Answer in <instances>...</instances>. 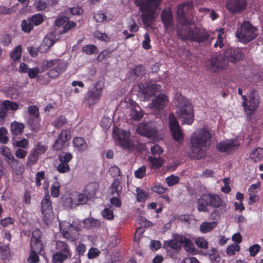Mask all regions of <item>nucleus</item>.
I'll return each instance as SVG.
<instances>
[{"mask_svg": "<svg viewBox=\"0 0 263 263\" xmlns=\"http://www.w3.org/2000/svg\"><path fill=\"white\" fill-rule=\"evenodd\" d=\"M77 24L73 21H69V20L65 24V25L63 27L61 30V33H64L72 28L76 27Z\"/></svg>", "mask_w": 263, "mask_h": 263, "instance_id": "e2e57ef3", "label": "nucleus"}, {"mask_svg": "<svg viewBox=\"0 0 263 263\" xmlns=\"http://www.w3.org/2000/svg\"><path fill=\"white\" fill-rule=\"evenodd\" d=\"M152 190L157 194H161L164 193L167 190V189L159 183H156L152 187Z\"/></svg>", "mask_w": 263, "mask_h": 263, "instance_id": "69168bd1", "label": "nucleus"}, {"mask_svg": "<svg viewBox=\"0 0 263 263\" xmlns=\"http://www.w3.org/2000/svg\"><path fill=\"white\" fill-rule=\"evenodd\" d=\"M84 228L90 229L93 227H97L100 225L99 221L92 218H89L83 220Z\"/></svg>", "mask_w": 263, "mask_h": 263, "instance_id": "58836bf2", "label": "nucleus"}, {"mask_svg": "<svg viewBox=\"0 0 263 263\" xmlns=\"http://www.w3.org/2000/svg\"><path fill=\"white\" fill-rule=\"evenodd\" d=\"M21 27L23 32L29 33L33 29L34 26L28 17L27 20H24L22 21L21 23Z\"/></svg>", "mask_w": 263, "mask_h": 263, "instance_id": "e433bc0d", "label": "nucleus"}, {"mask_svg": "<svg viewBox=\"0 0 263 263\" xmlns=\"http://www.w3.org/2000/svg\"><path fill=\"white\" fill-rule=\"evenodd\" d=\"M175 103L179 109L178 116L183 119V123L191 124L194 120L193 109L186 99L179 94L175 98Z\"/></svg>", "mask_w": 263, "mask_h": 263, "instance_id": "20e7f679", "label": "nucleus"}, {"mask_svg": "<svg viewBox=\"0 0 263 263\" xmlns=\"http://www.w3.org/2000/svg\"><path fill=\"white\" fill-rule=\"evenodd\" d=\"M146 174V167L142 165L135 172V177L138 178H142Z\"/></svg>", "mask_w": 263, "mask_h": 263, "instance_id": "774afa93", "label": "nucleus"}, {"mask_svg": "<svg viewBox=\"0 0 263 263\" xmlns=\"http://www.w3.org/2000/svg\"><path fill=\"white\" fill-rule=\"evenodd\" d=\"M122 190L121 181L119 178H115L109 188V193L114 196L119 197Z\"/></svg>", "mask_w": 263, "mask_h": 263, "instance_id": "a878e982", "label": "nucleus"}, {"mask_svg": "<svg viewBox=\"0 0 263 263\" xmlns=\"http://www.w3.org/2000/svg\"><path fill=\"white\" fill-rule=\"evenodd\" d=\"M66 199L67 202L69 203L67 206L69 208H73L74 205L76 206L79 204H85L91 199L88 198V196L86 195L85 193L83 192V193L79 194L78 196V203H73L71 198H66Z\"/></svg>", "mask_w": 263, "mask_h": 263, "instance_id": "cd10ccee", "label": "nucleus"}, {"mask_svg": "<svg viewBox=\"0 0 263 263\" xmlns=\"http://www.w3.org/2000/svg\"><path fill=\"white\" fill-rule=\"evenodd\" d=\"M239 145V144L236 140H226L217 143L216 147L219 152L229 155L236 151Z\"/></svg>", "mask_w": 263, "mask_h": 263, "instance_id": "dca6fc26", "label": "nucleus"}, {"mask_svg": "<svg viewBox=\"0 0 263 263\" xmlns=\"http://www.w3.org/2000/svg\"><path fill=\"white\" fill-rule=\"evenodd\" d=\"M222 200L218 195L212 194H203L198 199V210L200 212H206L207 206L218 208L222 205Z\"/></svg>", "mask_w": 263, "mask_h": 263, "instance_id": "423d86ee", "label": "nucleus"}, {"mask_svg": "<svg viewBox=\"0 0 263 263\" xmlns=\"http://www.w3.org/2000/svg\"><path fill=\"white\" fill-rule=\"evenodd\" d=\"M99 189V184L96 182L88 183L85 187L83 192L88 196L91 199L95 197L96 192Z\"/></svg>", "mask_w": 263, "mask_h": 263, "instance_id": "bb28decb", "label": "nucleus"}, {"mask_svg": "<svg viewBox=\"0 0 263 263\" xmlns=\"http://www.w3.org/2000/svg\"><path fill=\"white\" fill-rule=\"evenodd\" d=\"M217 226L216 221L211 222H203L200 226V230L201 232L205 233L212 231Z\"/></svg>", "mask_w": 263, "mask_h": 263, "instance_id": "f704fd0d", "label": "nucleus"}, {"mask_svg": "<svg viewBox=\"0 0 263 263\" xmlns=\"http://www.w3.org/2000/svg\"><path fill=\"white\" fill-rule=\"evenodd\" d=\"M240 250V247L236 243H233L227 249V254L230 255H233L236 252H238Z\"/></svg>", "mask_w": 263, "mask_h": 263, "instance_id": "680f3d73", "label": "nucleus"}, {"mask_svg": "<svg viewBox=\"0 0 263 263\" xmlns=\"http://www.w3.org/2000/svg\"><path fill=\"white\" fill-rule=\"evenodd\" d=\"M181 241L182 243V246L184 247L185 250L190 252L194 251V245L190 240L186 238L185 237L181 236Z\"/></svg>", "mask_w": 263, "mask_h": 263, "instance_id": "de8ad7c7", "label": "nucleus"}, {"mask_svg": "<svg viewBox=\"0 0 263 263\" xmlns=\"http://www.w3.org/2000/svg\"><path fill=\"white\" fill-rule=\"evenodd\" d=\"M168 245L170 247L175 249H177L180 248L182 246L181 236L180 237L175 238L174 240H171L169 242Z\"/></svg>", "mask_w": 263, "mask_h": 263, "instance_id": "4d7b16f0", "label": "nucleus"}, {"mask_svg": "<svg viewBox=\"0 0 263 263\" xmlns=\"http://www.w3.org/2000/svg\"><path fill=\"white\" fill-rule=\"evenodd\" d=\"M210 131L205 128L194 132L190 139V148L194 157L199 159L205 155V150L210 144L212 138Z\"/></svg>", "mask_w": 263, "mask_h": 263, "instance_id": "f03ea898", "label": "nucleus"}, {"mask_svg": "<svg viewBox=\"0 0 263 263\" xmlns=\"http://www.w3.org/2000/svg\"><path fill=\"white\" fill-rule=\"evenodd\" d=\"M8 132L7 129L4 127H0V143L2 144H7L9 141L8 136Z\"/></svg>", "mask_w": 263, "mask_h": 263, "instance_id": "49530a36", "label": "nucleus"}, {"mask_svg": "<svg viewBox=\"0 0 263 263\" xmlns=\"http://www.w3.org/2000/svg\"><path fill=\"white\" fill-rule=\"evenodd\" d=\"M258 35V28L249 21H244L236 32V36L238 41L244 44L253 41Z\"/></svg>", "mask_w": 263, "mask_h": 263, "instance_id": "39448f33", "label": "nucleus"}, {"mask_svg": "<svg viewBox=\"0 0 263 263\" xmlns=\"http://www.w3.org/2000/svg\"><path fill=\"white\" fill-rule=\"evenodd\" d=\"M150 42V35L148 32H146L144 35V40L142 42L143 48L146 50L150 49L152 48Z\"/></svg>", "mask_w": 263, "mask_h": 263, "instance_id": "bf43d9fd", "label": "nucleus"}, {"mask_svg": "<svg viewBox=\"0 0 263 263\" xmlns=\"http://www.w3.org/2000/svg\"><path fill=\"white\" fill-rule=\"evenodd\" d=\"M60 228L64 238L73 241L79 237V233L71 227L69 222L64 221L60 222Z\"/></svg>", "mask_w": 263, "mask_h": 263, "instance_id": "f3484780", "label": "nucleus"}, {"mask_svg": "<svg viewBox=\"0 0 263 263\" xmlns=\"http://www.w3.org/2000/svg\"><path fill=\"white\" fill-rule=\"evenodd\" d=\"M161 20L166 29L173 27V15L171 10H163L161 14Z\"/></svg>", "mask_w": 263, "mask_h": 263, "instance_id": "4be33fe9", "label": "nucleus"}, {"mask_svg": "<svg viewBox=\"0 0 263 263\" xmlns=\"http://www.w3.org/2000/svg\"><path fill=\"white\" fill-rule=\"evenodd\" d=\"M34 26H38L40 25L44 20L43 15L40 13L35 14L31 16L28 17Z\"/></svg>", "mask_w": 263, "mask_h": 263, "instance_id": "c9c22d12", "label": "nucleus"}, {"mask_svg": "<svg viewBox=\"0 0 263 263\" xmlns=\"http://www.w3.org/2000/svg\"><path fill=\"white\" fill-rule=\"evenodd\" d=\"M225 60L233 63H236L243 57V53L239 48L230 47L223 52Z\"/></svg>", "mask_w": 263, "mask_h": 263, "instance_id": "a211bd4d", "label": "nucleus"}, {"mask_svg": "<svg viewBox=\"0 0 263 263\" xmlns=\"http://www.w3.org/2000/svg\"><path fill=\"white\" fill-rule=\"evenodd\" d=\"M2 106L5 107L7 110L10 109L14 111L17 110L19 107L18 104L16 102H12L8 100L3 101Z\"/></svg>", "mask_w": 263, "mask_h": 263, "instance_id": "a18cd8bd", "label": "nucleus"}, {"mask_svg": "<svg viewBox=\"0 0 263 263\" xmlns=\"http://www.w3.org/2000/svg\"><path fill=\"white\" fill-rule=\"evenodd\" d=\"M252 162L257 163L263 159V148L257 147L253 150L250 155Z\"/></svg>", "mask_w": 263, "mask_h": 263, "instance_id": "c85d7f7f", "label": "nucleus"}, {"mask_svg": "<svg viewBox=\"0 0 263 263\" xmlns=\"http://www.w3.org/2000/svg\"><path fill=\"white\" fill-rule=\"evenodd\" d=\"M187 9H193V6L189 3L180 4L177 7V14L179 24L183 28L178 32V35L183 40L191 42H197L199 44H205L209 42L210 34L208 31L202 28L190 26L191 23L186 19L185 11Z\"/></svg>", "mask_w": 263, "mask_h": 263, "instance_id": "f257e3e1", "label": "nucleus"}, {"mask_svg": "<svg viewBox=\"0 0 263 263\" xmlns=\"http://www.w3.org/2000/svg\"><path fill=\"white\" fill-rule=\"evenodd\" d=\"M138 133L148 138H155L158 136V130L155 122L142 123L137 128Z\"/></svg>", "mask_w": 263, "mask_h": 263, "instance_id": "f8f14e48", "label": "nucleus"}, {"mask_svg": "<svg viewBox=\"0 0 263 263\" xmlns=\"http://www.w3.org/2000/svg\"><path fill=\"white\" fill-rule=\"evenodd\" d=\"M1 149L2 154L5 157L8 163H10L14 159L13 155L11 153L10 149L8 147L4 146L2 147Z\"/></svg>", "mask_w": 263, "mask_h": 263, "instance_id": "ea45409f", "label": "nucleus"}, {"mask_svg": "<svg viewBox=\"0 0 263 263\" xmlns=\"http://www.w3.org/2000/svg\"><path fill=\"white\" fill-rule=\"evenodd\" d=\"M224 33V29L223 28H220L218 30V34L216 42L214 45V47H220L221 48L223 46V37L222 34Z\"/></svg>", "mask_w": 263, "mask_h": 263, "instance_id": "8fccbe9b", "label": "nucleus"}, {"mask_svg": "<svg viewBox=\"0 0 263 263\" xmlns=\"http://www.w3.org/2000/svg\"><path fill=\"white\" fill-rule=\"evenodd\" d=\"M93 36L98 40L106 43L110 41V37L108 36L105 33H102L99 31H95Z\"/></svg>", "mask_w": 263, "mask_h": 263, "instance_id": "09e8293b", "label": "nucleus"}, {"mask_svg": "<svg viewBox=\"0 0 263 263\" xmlns=\"http://www.w3.org/2000/svg\"><path fill=\"white\" fill-rule=\"evenodd\" d=\"M129 116L132 120L139 121L143 117V112L141 107L135 103L132 104Z\"/></svg>", "mask_w": 263, "mask_h": 263, "instance_id": "b1692460", "label": "nucleus"}, {"mask_svg": "<svg viewBox=\"0 0 263 263\" xmlns=\"http://www.w3.org/2000/svg\"><path fill=\"white\" fill-rule=\"evenodd\" d=\"M134 4L139 7L143 24L149 26L155 21V13L163 0H133Z\"/></svg>", "mask_w": 263, "mask_h": 263, "instance_id": "7ed1b4c3", "label": "nucleus"}, {"mask_svg": "<svg viewBox=\"0 0 263 263\" xmlns=\"http://www.w3.org/2000/svg\"><path fill=\"white\" fill-rule=\"evenodd\" d=\"M22 54V47L21 45H17L10 53V58L14 61L21 59Z\"/></svg>", "mask_w": 263, "mask_h": 263, "instance_id": "4c0bfd02", "label": "nucleus"}, {"mask_svg": "<svg viewBox=\"0 0 263 263\" xmlns=\"http://www.w3.org/2000/svg\"><path fill=\"white\" fill-rule=\"evenodd\" d=\"M210 66L214 72H218L225 69L226 61L221 57L213 55L210 60Z\"/></svg>", "mask_w": 263, "mask_h": 263, "instance_id": "412c9836", "label": "nucleus"}, {"mask_svg": "<svg viewBox=\"0 0 263 263\" xmlns=\"http://www.w3.org/2000/svg\"><path fill=\"white\" fill-rule=\"evenodd\" d=\"M59 3V0H38L34 4L35 8L37 11H44L49 6L54 7Z\"/></svg>", "mask_w": 263, "mask_h": 263, "instance_id": "5701e85b", "label": "nucleus"}, {"mask_svg": "<svg viewBox=\"0 0 263 263\" xmlns=\"http://www.w3.org/2000/svg\"><path fill=\"white\" fill-rule=\"evenodd\" d=\"M138 88L139 93L146 100L149 99L156 93L160 92L161 90L160 85L151 82L141 83L138 85Z\"/></svg>", "mask_w": 263, "mask_h": 263, "instance_id": "9d476101", "label": "nucleus"}, {"mask_svg": "<svg viewBox=\"0 0 263 263\" xmlns=\"http://www.w3.org/2000/svg\"><path fill=\"white\" fill-rule=\"evenodd\" d=\"M130 74L136 78H141L146 74L145 68L142 65H137L132 69Z\"/></svg>", "mask_w": 263, "mask_h": 263, "instance_id": "2f4dec72", "label": "nucleus"}, {"mask_svg": "<svg viewBox=\"0 0 263 263\" xmlns=\"http://www.w3.org/2000/svg\"><path fill=\"white\" fill-rule=\"evenodd\" d=\"M242 106L246 113L247 117L250 119L259 106L260 103V96L258 93L252 91L248 98L246 96H242Z\"/></svg>", "mask_w": 263, "mask_h": 263, "instance_id": "0eeeda50", "label": "nucleus"}, {"mask_svg": "<svg viewBox=\"0 0 263 263\" xmlns=\"http://www.w3.org/2000/svg\"><path fill=\"white\" fill-rule=\"evenodd\" d=\"M82 52L87 55L97 54L99 52V49L96 45L88 44L82 47Z\"/></svg>", "mask_w": 263, "mask_h": 263, "instance_id": "473e14b6", "label": "nucleus"}, {"mask_svg": "<svg viewBox=\"0 0 263 263\" xmlns=\"http://www.w3.org/2000/svg\"><path fill=\"white\" fill-rule=\"evenodd\" d=\"M137 191V199L138 201L139 202H143L144 201L147 197L148 196V193L145 191L140 189L139 187H138L136 189Z\"/></svg>", "mask_w": 263, "mask_h": 263, "instance_id": "864d4df0", "label": "nucleus"}, {"mask_svg": "<svg viewBox=\"0 0 263 263\" xmlns=\"http://www.w3.org/2000/svg\"><path fill=\"white\" fill-rule=\"evenodd\" d=\"M40 156L32 149L28 158V164H34L37 163Z\"/></svg>", "mask_w": 263, "mask_h": 263, "instance_id": "5fc2aeb1", "label": "nucleus"}, {"mask_svg": "<svg viewBox=\"0 0 263 263\" xmlns=\"http://www.w3.org/2000/svg\"><path fill=\"white\" fill-rule=\"evenodd\" d=\"M48 149V146L42 142H37L34 146L32 150L40 156L45 153Z\"/></svg>", "mask_w": 263, "mask_h": 263, "instance_id": "72a5a7b5", "label": "nucleus"}, {"mask_svg": "<svg viewBox=\"0 0 263 263\" xmlns=\"http://www.w3.org/2000/svg\"><path fill=\"white\" fill-rule=\"evenodd\" d=\"M113 134L115 138L119 142L121 146L124 149H130L132 141L129 139L128 134L126 131L118 128H114Z\"/></svg>", "mask_w": 263, "mask_h": 263, "instance_id": "4468645a", "label": "nucleus"}, {"mask_svg": "<svg viewBox=\"0 0 263 263\" xmlns=\"http://www.w3.org/2000/svg\"><path fill=\"white\" fill-rule=\"evenodd\" d=\"M60 185L59 182H54L51 187V194L54 197H58L60 194Z\"/></svg>", "mask_w": 263, "mask_h": 263, "instance_id": "052dcab7", "label": "nucleus"}, {"mask_svg": "<svg viewBox=\"0 0 263 263\" xmlns=\"http://www.w3.org/2000/svg\"><path fill=\"white\" fill-rule=\"evenodd\" d=\"M93 18L98 23H102L106 19V15L101 11L94 14Z\"/></svg>", "mask_w": 263, "mask_h": 263, "instance_id": "0e129e2a", "label": "nucleus"}, {"mask_svg": "<svg viewBox=\"0 0 263 263\" xmlns=\"http://www.w3.org/2000/svg\"><path fill=\"white\" fill-rule=\"evenodd\" d=\"M25 128L24 124L17 121H13L11 123V129L12 134L15 135H21Z\"/></svg>", "mask_w": 263, "mask_h": 263, "instance_id": "c756f323", "label": "nucleus"}, {"mask_svg": "<svg viewBox=\"0 0 263 263\" xmlns=\"http://www.w3.org/2000/svg\"><path fill=\"white\" fill-rule=\"evenodd\" d=\"M169 102L168 97L164 93H160L156 96L151 103V108L156 111L163 110Z\"/></svg>", "mask_w": 263, "mask_h": 263, "instance_id": "6ab92c4d", "label": "nucleus"}, {"mask_svg": "<svg viewBox=\"0 0 263 263\" xmlns=\"http://www.w3.org/2000/svg\"><path fill=\"white\" fill-rule=\"evenodd\" d=\"M102 215L108 220H111L114 217L112 211L108 208H106L102 211Z\"/></svg>", "mask_w": 263, "mask_h": 263, "instance_id": "338daca9", "label": "nucleus"}, {"mask_svg": "<svg viewBox=\"0 0 263 263\" xmlns=\"http://www.w3.org/2000/svg\"><path fill=\"white\" fill-rule=\"evenodd\" d=\"M28 111L30 115L29 118L40 117L39 108L36 105H31L28 107Z\"/></svg>", "mask_w": 263, "mask_h": 263, "instance_id": "603ef678", "label": "nucleus"}, {"mask_svg": "<svg viewBox=\"0 0 263 263\" xmlns=\"http://www.w3.org/2000/svg\"><path fill=\"white\" fill-rule=\"evenodd\" d=\"M72 143L74 148L80 152L82 153L87 149V144L82 137H74L73 139Z\"/></svg>", "mask_w": 263, "mask_h": 263, "instance_id": "393cba45", "label": "nucleus"}, {"mask_svg": "<svg viewBox=\"0 0 263 263\" xmlns=\"http://www.w3.org/2000/svg\"><path fill=\"white\" fill-rule=\"evenodd\" d=\"M112 53V51L110 49H106L101 52L97 57V61L101 62L105 58H110Z\"/></svg>", "mask_w": 263, "mask_h": 263, "instance_id": "3c124183", "label": "nucleus"}, {"mask_svg": "<svg viewBox=\"0 0 263 263\" xmlns=\"http://www.w3.org/2000/svg\"><path fill=\"white\" fill-rule=\"evenodd\" d=\"M55 252L52 256L53 263H63L71 256L69 245L65 242L57 240L55 242Z\"/></svg>", "mask_w": 263, "mask_h": 263, "instance_id": "6e6552de", "label": "nucleus"}, {"mask_svg": "<svg viewBox=\"0 0 263 263\" xmlns=\"http://www.w3.org/2000/svg\"><path fill=\"white\" fill-rule=\"evenodd\" d=\"M103 88V83L99 81L95 84L93 87L88 91L87 101L89 106L93 105L98 102L101 97Z\"/></svg>", "mask_w": 263, "mask_h": 263, "instance_id": "9b49d317", "label": "nucleus"}, {"mask_svg": "<svg viewBox=\"0 0 263 263\" xmlns=\"http://www.w3.org/2000/svg\"><path fill=\"white\" fill-rule=\"evenodd\" d=\"M70 131L68 129H63L58 136V139L52 145L54 151H58L62 149L66 142L70 139Z\"/></svg>", "mask_w": 263, "mask_h": 263, "instance_id": "aec40b11", "label": "nucleus"}, {"mask_svg": "<svg viewBox=\"0 0 263 263\" xmlns=\"http://www.w3.org/2000/svg\"><path fill=\"white\" fill-rule=\"evenodd\" d=\"M41 210L43 219L46 224H50L54 217V214L49 195L45 196L41 202Z\"/></svg>", "mask_w": 263, "mask_h": 263, "instance_id": "ddd939ff", "label": "nucleus"}, {"mask_svg": "<svg viewBox=\"0 0 263 263\" xmlns=\"http://www.w3.org/2000/svg\"><path fill=\"white\" fill-rule=\"evenodd\" d=\"M40 117L29 118L28 120V124L30 126L32 131L37 133L41 128Z\"/></svg>", "mask_w": 263, "mask_h": 263, "instance_id": "7c9ffc66", "label": "nucleus"}, {"mask_svg": "<svg viewBox=\"0 0 263 263\" xmlns=\"http://www.w3.org/2000/svg\"><path fill=\"white\" fill-rule=\"evenodd\" d=\"M30 247L31 251L41 253L43 250V244L40 240H31Z\"/></svg>", "mask_w": 263, "mask_h": 263, "instance_id": "37998d69", "label": "nucleus"}, {"mask_svg": "<svg viewBox=\"0 0 263 263\" xmlns=\"http://www.w3.org/2000/svg\"><path fill=\"white\" fill-rule=\"evenodd\" d=\"M179 178L176 176L172 175L165 179V182L169 186H173L178 183Z\"/></svg>", "mask_w": 263, "mask_h": 263, "instance_id": "13d9d810", "label": "nucleus"}, {"mask_svg": "<svg viewBox=\"0 0 263 263\" xmlns=\"http://www.w3.org/2000/svg\"><path fill=\"white\" fill-rule=\"evenodd\" d=\"M168 123L170 130L175 129L180 127L179 123L176 117L173 113L171 114L169 116Z\"/></svg>", "mask_w": 263, "mask_h": 263, "instance_id": "c03bdc74", "label": "nucleus"}, {"mask_svg": "<svg viewBox=\"0 0 263 263\" xmlns=\"http://www.w3.org/2000/svg\"><path fill=\"white\" fill-rule=\"evenodd\" d=\"M67 66V63L61 59L46 61L44 64V67L46 70L51 68L48 71L47 74L49 77L52 78H57L60 74L65 71Z\"/></svg>", "mask_w": 263, "mask_h": 263, "instance_id": "1a4fd4ad", "label": "nucleus"}, {"mask_svg": "<svg viewBox=\"0 0 263 263\" xmlns=\"http://www.w3.org/2000/svg\"><path fill=\"white\" fill-rule=\"evenodd\" d=\"M60 164H67V163L72 159V155L70 153L62 152L59 155Z\"/></svg>", "mask_w": 263, "mask_h": 263, "instance_id": "79ce46f5", "label": "nucleus"}, {"mask_svg": "<svg viewBox=\"0 0 263 263\" xmlns=\"http://www.w3.org/2000/svg\"><path fill=\"white\" fill-rule=\"evenodd\" d=\"M66 118L64 116H61L53 122V125L56 128H60L66 124Z\"/></svg>", "mask_w": 263, "mask_h": 263, "instance_id": "6e6d98bb", "label": "nucleus"}, {"mask_svg": "<svg viewBox=\"0 0 263 263\" xmlns=\"http://www.w3.org/2000/svg\"><path fill=\"white\" fill-rule=\"evenodd\" d=\"M247 7L246 0H228L226 4V8L232 14L241 13Z\"/></svg>", "mask_w": 263, "mask_h": 263, "instance_id": "2eb2a0df", "label": "nucleus"}, {"mask_svg": "<svg viewBox=\"0 0 263 263\" xmlns=\"http://www.w3.org/2000/svg\"><path fill=\"white\" fill-rule=\"evenodd\" d=\"M171 131L172 133V137L175 141L181 142L183 140V135L180 127L175 129L171 130Z\"/></svg>", "mask_w": 263, "mask_h": 263, "instance_id": "a19ab883", "label": "nucleus"}]
</instances>
